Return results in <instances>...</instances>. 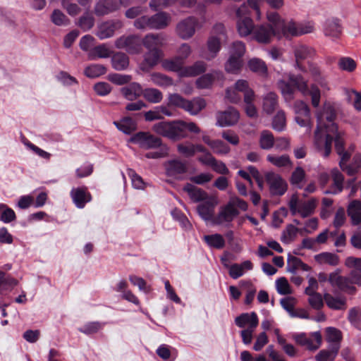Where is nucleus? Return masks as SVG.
<instances>
[{
	"label": "nucleus",
	"mask_w": 361,
	"mask_h": 361,
	"mask_svg": "<svg viewBox=\"0 0 361 361\" xmlns=\"http://www.w3.org/2000/svg\"><path fill=\"white\" fill-rule=\"evenodd\" d=\"M340 69L347 72H353L356 68L355 61L350 57H342L338 62Z\"/></svg>",
	"instance_id": "nucleus-64"
},
{
	"label": "nucleus",
	"mask_w": 361,
	"mask_h": 361,
	"mask_svg": "<svg viewBox=\"0 0 361 361\" xmlns=\"http://www.w3.org/2000/svg\"><path fill=\"white\" fill-rule=\"evenodd\" d=\"M317 204V200L311 198L307 201L300 200L297 195H293L288 202L290 211L293 215L299 214L305 218L312 215Z\"/></svg>",
	"instance_id": "nucleus-9"
},
{
	"label": "nucleus",
	"mask_w": 361,
	"mask_h": 361,
	"mask_svg": "<svg viewBox=\"0 0 361 361\" xmlns=\"http://www.w3.org/2000/svg\"><path fill=\"white\" fill-rule=\"evenodd\" d=\"M267 159L271 164L279 168L292 166L293 164L289 156L287 154H283L281 156L268 154Z\"/></svg>",
	"instance_id": "nucleus-47"
},
{
	"label": "nucleus",
	"mask_w": 361,
	"mask_h": 361,
	"mask_svg": "<svg viewBox=\"0 0 361 361\" xmlns=\"http://www.w3.org/2000/svg\"><path fill=\"white\" fill-rule=\"evenodd\" d=\"M324 32L326 36L338 37L341 32L339 20L337 18L327 19L324 24Z\"/></svg>",
	"instance_id": "nucleus-31"
},
{
	"label": "nucleus",
	"mask_w": 361,
	"mask_h": 361,
	"mask_svg": "<svg viewBox=\"0 0 361 361\" xmlns=\"http://www.w3.org/2000/svg\"><path fill=\"white\" fill-rule=\"evenodd\" d=\"M276 29L269 23L259 24L253 30L252 38L260 44L271 42L274 37H276Z\"/></svg>",
	"instance_id": "nucleus-16"
},
{
	"label": "nucleus",
	"mask_w": 361,
	"mask_h": 361,
	"mask_svg": "<svg viewBox=\"0 0 361 361\" xmlns=\"http://www.w3.org/2000/svg\"><path fill=\"white\" fill-rule=\"evenodd\" d=\"M338 349L339 345L337 344L331 345L329 349L321 350L315 356V360L317 361H333L338 353Z\"/></svg>",
	"instance_id": "nucleus-45"
},
{
	"label": "nucleus",
	"mask_w": 361,
	"mask_h": 361,
	"mask_svg": "<svg viewBox=\"0 0 361 361\" xmlns=\"http://www.w3.org/2000/svg\"><path fill=\"white\" fill-rule=\"evenodd\" d=\"M122 27L123 23L119 20L105 21L98 25L96 35L100 39H107L113 37L115 32Z\"/></svg>",
	"instance_id": "nucleus-19"
},
{
	"label": "nucleus",
	"mask_w": 361,
	"mask_h": 361,
	"mask_svg": "<svg viewBox=\"0 0 361 361\" xmlns=\"http://www.w3.org/2000/svg\"><path fill=\"white\" fill-rule=\"evenodd\" d=\"M235 88L241 94H243L244 101L250 100V97H255L254 91L249 87L245 80H238L234 84Z\"/></svg>",
	"instance_id": "nucleus-46"
},
{
	"label": "nucleus",
	"mask_w": 361,
	"mask_h": 361,
	"mask_svg": "<svg viewBox=\"0 0 361 361\" xmlns=\"http://www.w3.org/2000/svg\"><path fill=\"white\" fill-rule=\"evenodd\" d=\"M71 197L75 206L80 209L83 208L92 200L86 187L73 188L71 191Z\"/></svg>",
	"instance_id": "nucleus-23"
},
{
	"label": "nucleus",
	"mask_w": 361,
	"mask_h": 361,
	"mask_svg": "<svg viewBox=\"0 0 361 361\" xmlns=\"http://www.w3.org/2000/svg\"><path fill=\"white\" fill-rule=\"evenodd\" d=\"M247 68L259 75L264 76L267 74L268 68L265 62L259 58H252L247 63Z\"/></svg>",
	"instance_id": "nucleus-34"
},
{
	"label": "nucleus",
	"mask_w": 361,
	"mask_h": 361,
	"mask_svg": "<svg viewBox=\"0 0 361 361\" xmlns=\"http://www.w3.org/2000/svg\"><path fill=\"white\" fill-rule=\"evenodd\" d=\"M238 209L246 211L247 204L237 197H233L225 205L219 208L217 215L213 219V224L228 225L239 214Z\"/></svg>",
	"instance_id": "nucleus-5"
},
{
	"label": "nucleus",
	"mask_w": 361,
	"mask_h": 361,
	"mask_svg": "<svg viewBox=\"0 0 361 361\" xmlns=\"http://www.w3.org/2000/svg\"><path fill=\"white\" fill-rule=\"evenodd\" d=\"M152 130L156 133L173 140L186 137L188 131L194 134H199L201 132V129L195 123L183 120L159 122L153 126Z\"/></svg>",
	"instance_id": "nucleus-3"
},
{
	"label": "nucleus",
	"mask_w": 361,
	"mask_h": 361,
	"mask_svg": "<svg viewBox=\"0 0 361 361\" xmlns=\"http://www.w3.org/2000/svg\"><path fill=\"white\" fill-rule=\"evenodd\" d=\"M17 284L16 279L11 277L6 278L4 272L0 271V294L11 290Z\"/></svg>",
	"instance_id": "nucleus-52"
},
{
	"label": "nucleus",
	"mask_w": 361,
	"mask_h": 361,
	"mask_svg": "<svg viewBox=\"0 0 361 361\" xmlns=\"http://www.w3.org/2000/svg\"><path fill=\"white\" fill-rule=\"evenodd\" d=\"M295 121L300 126L306 128L310 133L312 129V116L310 109L306 102L302 100L295 102L293 106Z\"/></svg>",
	"instance_id": "nucleus-10"
},
{
	"label": "nucleus",
	"mask_w": 361,
	"mask_h": 361,
	"mask_svg": "<svg viewBox=\"0 0 361 361\" xmlns=\"http://www.w3.org/2000/svg\"><path fill=\"white\" fill-rule=\"evenodd\" d=\"M121 92L126 99L133 101L142 95L143 91L140 84L132 82L128 86L122 87Z\"/></svg>",
	"instance_id": "nucleus-28"
},
{
	"label": "nucleus",
	"mask_w": 361,
	"mask_h": 361,
	"mask_svg": "<svg viewBox=\"0 0 361 361\" xmlns=\"http://www.w3.org/2000/svg\"><path fill=\"white\" fill-rule=\"evenodd\" d=\"M361 168V154H357L353 157V161L350 164L346 165V162L343 164L342 170L345 171L348 175L353 176L358 172Z\"/></svg>",
	"instance_id": "nucleus-50"
},
{
	"label": "nucleus",
	"mask_w": 361,
	"mask_h": 361,
	"mask_svg": "<svg viewBox=\"0 0 361 361\" xmlns=\"http://www.w3.org/2000/svg\"><path fill=\"white\" fill-rule=\"evenodd\" d=\"M242 66L243 61L241 59L229 56L228 59L225 63V70L229 73L237 74L241 70Z\"/></svg>",
	"instance_id": "nucleus-48"
},
{
	"label": "nucleus",
	"mask_w": 361,
	"mask_h": 361,
	"mask_svg": "<svg viewBox=\"0 0 361 361\" xmlns=\"http://www.w3.org/2000/svg\"><path fill=\"white\" fill-rule=\"evenodd\" d=\"M302 230H300L295 226L290 224L283 232L282 241L285 243H290L295 239L298 233H302Z\"/></svg>",
	"instance_id": "nucleus-56"
},
{
	"label": "nucleus",
	"mask_w": 361,
	"mask_h": 361,
	"mask_svg": "<svg viewBox=\"0 0 361 361\" xmlns=\"http://www.w3.org/2000/svg\"><path fill=\"white\" fill-rule=\"evenodd\" d=\"M216 126L219 127H228L235 125L240 119V113L234 107H228L225 111L216 114Z\"/></svg>",
	"instance_id": "nucleus-17"
},
{
	"label": "nucleus",
	"mask_w": 361,
	"mask_h": 361,
	"mask_svg": "<svg viewBox=\"0 0 361 361\" xmlns=\"http://www.w3.org/2000/svg\"><path fill=\"white\" fill-rule=\"evenodd\" d=\"M310 73L314 82L310 87H308L307 80L301 75H289V82L280 81L279 87L281 93L287 100L293 99L294 88H296L303 95H309L311 98V104L314 108L319 106L321 101V90L323 92L330 90L329 83L326 78L321 74L319 68L317 66H311Z\"/></svg>",
	"instance_id": "nucleus-2"
},
{
	"label": "nucleus",
	"mask_w": 361,
	"mask_h": 361,
	"mask_svg": "<svg viewBox=\"0 0 361 361\" xmlns=\"http://www.w3.org/2000/svg\"><path fill=\"white\" fill-rule=\"evenodd\" d=\"M94 24V17L88 12L84 13L78 20V25L84 31L91 29Z\"/></svg>",
	"instance_id": "nucleus-61"
},
{
	"label": "nucleus",
	"mask_w": 361,
	"mask_h": 361,
	"mask_svg": "<svg viewBox=\"0 0 361 361\" xmlns=\"http://www.w3.org/2000/svg\"><path fill=\"white\" fill-rule=\"evenodd\" d=\"M276 37L289 39L312 33L314 30V24L312 21L296 22L293 19H284L276 30Z\"/></svg>",
	"instance_id": "nucleus-6"
},
{
	"label": "nucleus",
	"mask_w": 361,
	"mask_h": 361,
	"mask_svg": "<svg viewBox=\"0 0 361 361\" xmlns=\"http://www.w3.org/2000/svg\"><path fill=\"white\" fill-rule=\"evenodd\" d=\"M112 67L116 71H123L129 66L128 56L122 52H117L111 57Z\"/></svg>",
	"instance_id": "nucleus-37"
},
{
	"label": "nucleus",
	"mask_w": 361,
	"mask_h": 361,
	"mask_svg": "<svg viewBox=\"0 0 361 361\" xmlns=\"http://www.w3.org/2000/svg\"><path fill=\"white\" fill-rule=\"evenodd\" d=\"M253 264L250 260H246L241 264H233L229 269V275L233 279H237L242 276L246 271L252 270Z\"/></svg>",
	"instance_id": "nucleus-30"
},
{
	"label": "nucleus",
	"mask_w": 361,
	"mask_h": 361,
	"mask_svg": "<svg viewBox=\"0 0 361 361\" xmlns=\"http://www.w3.org/2000/svg\"><path fill=\"white\" fill-rule=\"evenodd\" d=\"M326 305L333 310H344L346 308V300L343 296H334L330 293L324 295Z\"/></svg>",
	"instance_id": "nucleus-33"
},
{
	"label": "nucleus",
	"mask_w": 361,
	"mask_h": 361,
	"mask_svg": "<svg viewBox=\"0 0 361 361\" xmlns=\"http://www.w3.org/2000/svg\"><path fill=\"white\" fill-rule=\"evenodd\" d=\"M331 176L334 180V185L330 190H326L325 193L338 194L343 188V176L338 169H334L331 171Z\"/></svg>",
	"instance_id": "nucleus-41"
},
{
	"label": "nucleus",
	"mask_w": 361,
	"mask_h": 361,
	"mask_svg": "<svg viewBox=\"0 0 361 361\" xmlns=\"http://www.w3.org/2000/svg\"><path fill=\"white\" fill-rule=\"evenodd\" d=\"M317 128L314 131L313 144L324 157H328L331 152L332 142L334 140L335 149L341 158L340 166L350 157L353 147L345 149V133L338 129L335 123L336 111L334 104L330 102L324 103L321 109L315 111Z\"/></svg>",
	"instance_id": "nucleus-1"
},
{
	"label": "nucleus",
	"mask_w": 361,
	"mask_h": 361,
	"mask_svg": "<svg viewBox=\"0 0 361 361\" xmlns=\"http://www.w3.org/2000/svg\"><path fill=\"white\" fill-rule=\"evenodd\" d=\"M293 53L295 58V67L300 70H302L301 61L310 60L315 56V50L306 44H298L294 46Z\"/></svg>",
	"instance_id": "nucleus-20"
},
{
	"label": "nucleus",
	"mask_w": 361,
	"mask_h": 361,
	"mask_svg": "<svg viewBox=\"0 0 361 361\" xmlns=\"http://www.w3.org/2000/svg\"><path fill=\"white\" fill-rule=\"evenodd\" d=\"M112 51L109 46L106 44H102L94 47L91 49L89 56L90 59L97 58H108L111 56Z\"/></svg>",
	"instance_id": "nucleus-49"
},
{
	"label": "nucleus",
	"mask_w": 361,
	"mask_h": 361,
	"mask_svg": "<svg viewBox=\"0 0 361 361\" xmlns=\"http://www.w3.org/2000/svg\"><path fill=\"white\" fill-rule=\"evenodd\" d=\"M104 323L99 322H92L85 324L81 328L79 329V331L85 334H92L98 332L99 330L103 329L104 326Z\"/></svg>",
	"instance_id": "nucleus-59"
},
{
	"label": "nucleus",
	"mask_w": 361,
	"mask_h": 361,
	"mask_svg": "<svg viewBox=\"0 0 361 361\" xmlns=\"http://www.w3.org/2000/svg\"><path fill=\"white\" fill-rule=\"evenodd\" d=\"M183 61L177 56L171 59H166L161 62V66L164 69L173 71L178 73L180 77V73L183 69Z\"/></svg>",
	"instance_id": "nucleus-40"
},
{
	"label": "nucleus",
	"mask_w": 361,
	"mask_h": 361,
	"mask_svg": "<svg viewBox=\"0 0 361 361\" xmlns=\"http://www.w3.org/2000/svg\"><path fill=\"white\" fill-rule=\"evenodd\" d=\"M345 94L348 100L353 103L354 108L357 111H361V92L353 89H346Z\"/></svg>",
	"instance_id": "nucleus-53"
},
{
	"label": "nucleus",
	"mask_w": 361,
	"mask_h": 361,
	"mask_svg": "<svg viewBox=\"0 0 361 361\" xmlns=\"http://www.w3.org/2000/svg\"><path fill=\"white\" fill-rule=\"evenodd\" d=\"M348 214L353 224H361V201L355 200L350 202L348 207Z\"/></svg>",
	"instance_id": "nucleus-35"
},
{
	"label": "nucleus",
	"mask_w": 361,
	"mask_h": 361,
	"mask_svg": "<svg viewBox=\"0 0 361 361\" xmlns=\"http://www.w3.org/2000/svg\"><path fill=\"white\" fill-rule=\"evenodd\" d=\"M149 77L150 81L153 84L161 87L166 88L173 85V79L164 74L160 73H152L150 74Z\"/></svg>",
	"instance_id": "nucleus-42"
},
{
	"label": "nucleus",
	"mask_w": 361,
	"mask_h": 361,
	"mask_svg": "<svg viewBox=\"0 0 361 361\" xmlns=\"http://www.w3.org/2000/svg\"><path fill=\"white\" fill-rule=\"evenodd\" d=\"M329 283L339 290L349 294H353L356 291L354 285L361 286V272L350 271L349 276H342L339 271H336L329 274Z\"/></svg>",
	"instance_id": "nucleus-7"
},
{
	"label": "nucleus",
	"mask_w": 361,
	"mask_h": 361,
	"mask_svg": "<svg viewBox=\"0 0 361 361\" xmlns=\"http://www.w3.org/2000/svg\"><path fill=\"white\" fill-rule=\"evenodd\" d=\"M203 240L211 248L220 250L225 246V240L224 237L219 233L206 235L203 237Z\"/></svg>",
	"instance_id": "nucleus-43"
},
{
	"label": "nucleus",
	"mask_w": 361,
	"mask_h": 361,
	"mask_svg": "<svg viewBox=\"0 0 361 361\" xmlns=\"http://www.w3.org/2000/svg\"><path fill=\"white\" fill-rule=\"evenodd\" d=\"M272 128L277 131H283L286 128V114L283 111H279L273 118Z\"/></svg>",
	"instance_id": "nucleus-57"
},
{
	"label": "nucleus",
	"mask_w": 361,
	"mask_h": 361,
	"mask_svg": "<svg viewBox=\"0 0 361 361\" xmlns=\"http://www.w3.org/2000/svg\"><path fill=\"white\" fill-rule=\"evenodd\" d=\"M265 178L272 195H283L286 192L287 183L280 175L269 172L266 174Z\"/></svg>",
	"instance_id": "nucleus-18"
},
{
	"label": "nucleus",
	"mask_w": 361,
	"mask_h": 361,
	"mask_svg": "<svg viewBox=\"0 0 361 361\" xmlns=\"http://www.w3.org/2000/svg\"><path fill=\"white\" fill-rule=\"evenodd\" d=\"M246 51L245 44L240 41L234 42L230 47L229 56L241 59Z\"/></svg>",
	"instance_id": "nucleus-60"
},
{
	"label": "nucleus",
	"mask_w": 361,
	"mask_h": 361,
	"mask_svg": "<svg viewBox=\"0 0 361 361\" xmlns=\"http://www.w3.org/2000/svg\"><path fill=\"white\" fill-rule=\"evenodd\" d=\"M197 207L198 214L203 220H211L213 222V219L215 217L214 216V209L219 202L218 197L216 195H212L208 196Z\"/></svg>",
	"instance_id": "nucleus-14"
},
{
	"label": "nucleus",
	"mask_w": 361,
	"mask_h": 361,
	"mask_svg": "<svg viewBox=\"0 0 361 361\" xmlns=\"http://www.w3.org/2000/svg\"><path fill=\"white\" fill-rule=\"evenodd\" d=\"M259 142L262 149H270L274 146L275 140L271 132L268 130H263L260 133Z\"/></svg>",
	"instance_id": "nucleus-51"
},
{
	"label": "nucleus",
	"mask_w": 361,
	"mask_h": 361,
	"mask_svg": "<svg viewBox=\"0 0 361 361\" xmlns=\"http://www.w3.org/2000/svg\"><path fill=\"white\" fill-rule=\"evenodd\" d=\"M278 106L277 96L274 92H269L263 97L262 109L267 114H271Z\"/></svg>",
	"instance_id": "nucleus-39"
},
{
	"label": "nucleus",
	"mask_w": 361,
	"mask_h": 361,
	"mask_svg": "<svg viewBox=\"0 0 361 361\" xmlns=\"http://www.w3.org/2000/svg\"><path fill=\"white\" fill-rule=\"evenodd\" d=\"M185 98L178 93H169L167 96L168 106H172L184 110Z\"/></svg>",
	"instance_id": "nucleus-58"
},
{
	"label": "nucleus",
	"mask_w": 361,
	"mask_h": 361,
	"mask_svg": "<svg viewBox=\"0 0 361 361\" xmlns=\"http://www.w3.org/2000/svg\"><path fill=\"white\" fill-rule=\"evenodd\" d=\"M292 338L298 345L311 350H317L322 343V336L319 331L312 333L310 336L304 333L294 334Z\"/></svg>",
	"instance_id": "nucleus-15"
},
{
	"label": "nucleus",
	"mask_w": 361,
	"mask_h": 361,
	"mask_svg": "<svg viewBox=\"0 0 361 361\" xmlns=\"http://www.w3.org/2000/svg\"><path fill=\"white\" fill-rule=\"evenodd\" d=\"M106 72V67L101 64H91L85 69V74L88 78H97Z\"/></svg>",
	"instance_id": "nucleus-55"
},
{
	"label": "nucleus",
	"mask_w": 361,
	"mask_h": 361,
	"mask_svg": "<svg viewBox=\"0 0 361 361\" xmlns=\"http://www.w3.org/2000/svg\"><path fill=\"white\" fill-rule=\"evenodd\" d=\"M247 8L245 4H243L236 11V16L238 18L237 21V30L240 37H247L253 35V30L256 25H254L252 20L247 16Z\"/></svg>",
	"instance_id": "nucleus-11"
},
{
	"label": "nucleus",
	"mask_w": 361,
	"mask_h": 361,
	"mask_svg": "<svg viewBox=\"0 0 361 361\" xmlns=\"http://www.w3.org/2000/svg\"><path fill=\"white\" fill-rule=\"evenodd\" d=\"M114 124L121 132L125 134H130L136 130V122L130 117H125L120 121H114Z\"/></svg>",
	"instance_id": "nucleus-36"
},
{
	"label": "nucleus",
	"mask_w": 361,
	"mask_h": 361,
	"mask_svg": "<svg viewBox=\"0 0 361 361\" xmlns=\"http://www.w3.org/2000/svg\"><path fill=\"white\" fill-rule=\"evenodd\" d=\"M121 4L118 0H100L94 7V13L97 16L107 15L118 10Z\"/></svg>",
	"instance_id": "nucleus-25"
},
{
	"label": "nucleus",
	"mask_w": 361,
	"mask_h": 361,
	"mask_svg": "<svg viewBox=\"0 0 361 361\" xmlns=\"http://www.w3.org/2000/svg\"><path fill=\"white\" fill-rule=\"evenodd\" d=\"M183 190L186 192L190 199L195 202H201L209 196L204 190L191 183H187L183 187Z\"/></svg>",
	"instance_id": "nucleus-32"
},
{
	"label": "nucleus",
	"mask_w": 361,
	"mask_h": 361,
	"mask_svg": "<svg viewBox=\"0 0 361 361\" xmlns=\"http://www.w3.org/2000/svg\"><path fill=\"white\" fill-rule=\"evenodd\" d=\"M165 40L162 34H149L144 37L142 44L147 49L145 55V66L152 68L159 63L163 55L160 47L164 44Z\"/></svg>",
	"instance_id": "nucleus-4"
},
{
	"label": "nucleus",
	"mask_w": 361,
	"mask_h": 361,
	"mask_svg": "<svg viewBox=\"0 0 361 361\" xmlns=\"http://www.w3.org/2000/svg\"><path fill=\"white\" fill-rule=\"evenodd\" d=\"M226 40L227 36L224 25L221 23L214 25L207 40V51L204 56V59L208 61L214 59L221 50V44Z\"/></svg>",
	"instance_id": "nucleus-8"
},
{
	"label": "nucleus",
	"mask_w": 361,
	"mask_h": 361,
	"mask_svg": "<svg viewBox=\"0 0 361 361\" xmlns=\"http://www.w3.org/2000/svg\"><path fill=\"white\" fill-rule=\"evenodd\" d=\"M164 167L168 176L180 179L181 176L187 171V165L179 159H173L165 163Z\"/></svg>",
	"instance_id": "nucleus-22"
},
{
	"label": "nucleus",
	"mask_w": 361,
	"mask_h": 361,
	"mask_svg": "<svg viewBox=\"0 0 361 361\" xmlns=\"http://www.w3.org/2000/svg\"><path fill=\"white\" fill-rule=\"evenodd\" d=\"M51 20L57 26L67 25L69 23L68 18L60 10L56 9L51 16Z\"/></svg>",
	"instance_id": "nucleus-62"
},
{
	"label": "nucleus",
	"mask_w": 361,
	"mask_h": 361,
	"mask_svg": "<svg viewBox=\"0 0 361 361\" xmlns=\"http://www.w3.org/2000/svg\"><path fill=\"white\" fill-rule=\"evenodd\" d=\"M223 73L220 71H213L209 73L204 74L197 79L195 84L199 89H209L214 82L216 80H222Z\"/></svg>",
	"instance_id": "nucleus-27"
},
{
	"label": "nucleus",
	"mask_w": 361,
	"mask_h": 361,
	"mask_svg": "<svg viewBox=\"0 0 361 361\" xmlns=\"http://www.w3.org/2000/svg\"><path fill=\"white\" fill-rule=\"evenodd\" d=\"M207 106L206 100L201 97H196L189 100L186 99L184 111L191 116H196Z\"/></svg>",
	"instance_id": "nucleus-26"
},
{
	"label": "nucleus",
	"mask_w": 361,
	"mask_h": 361,
	"mask_svg": "<svg viewBox=\"0 0 361 361\" xmlns=\"http://www.w3.org/2000/svg\"><path fill=\"white\" fill-rule=\"evenodd\" d=\"M118 49H125L130 54H137L142 51V44L137 35L122 36L115 42Z\"/></svg>",
	"instance_id": "nucleus-13"
},
{
	"label": "nucleus",
	"mask_w": 361,
	"mask_h": 361,
	"mask_svg": "<svg viewBox=\"0 0 361 361\" xmlns=\"http://www.w3.org/2000/svg\"><path fill=\"white\" fill-rule=\"evenodd\" d=\"M142 97L150 103L157 104L163 99V94L158 89L149 87L142 89Z\"/></svg>",
	"instance_id": "nucleus-44"
},
{
	"label": "nucleus",
	"mask_w": 361,
	"mask_h": 361,
	"mask_svg": "<svg viewBox=\"0 0 361 361\" xmlns=\"http://www.w3.org/2000/svg\"><path fill=\"white\" fill-rule=\"evenodd\" d=\"M196 25L197 20L193 17L180 21L176 27L178 35L183 39L190 38L195 34Z\"/></svg>",
	"instance_id": "nucleus-21"
},
{
	"label": "nucleus",
	"mask_w": 361,
	"mask_h": 361,
	"mask_svg": "<svg viewBox=\"0 0 361 361\" xmlns=\"http://www.w3.org/2000/svg\"><path fill=\"white\" fill-rule=\"evenodd\" d=\"M207 66L203 61H197L194 64L188 66H184L180 73V78L195 77L204 73L206 71Z\"/></svg>",
	"instance_id": "nucleus-29"
},
{
	"label": "nucleus",
	"mask_w": 361,
	"mask_h": 361,
	"mask_svg": "<svg viewBox=\"0 0 361 361\" xmlns=\"http://www.w3.org/2000/svg\"><path fill=\"white\" fill-rule=\"evenodd\" d=\"M170 20V16L167 13H158L150 17L151 29H163L169 25Z\"/></svg>",
	"instance_id": "nucleus-38"
},
{
	"label": "nucleus",
	"mask_w": 361,
	"mask_h": 361,
	"mask_svg": "<svg viewBox=\"0 0 361 361\" xmlns=\"http://www.w3.org/2000/svg\"><path fill=\"white\" fill-rule=\"evenodd\" d=\"M305 177V172L301 167H297L293 172L290 178V183L300 188H302V183Z\"/></svg>",
	"instance_id": "nucleus-63"
},
{
	"label": "nucleus",
	"mask_w": 361,
	"mask_h": 361,
	"mask_svg": "<svg viewBox=\"0 0 361 361\" xmlns=\"http://www.w3.org/2000/svg\"><path fill=\"white\" fill-rule=\"evenodd\" d=\"M128 141L145 149L158 148L161 145L159 137L146 132H139L133 135Z\"/></svg>",
	"instance_id": "nucleus-12"
},
{
	"label": "nucleus",
	"mask_w": 361,
	"mask_h": 361,
	"mask_svg": "<svg viewBox=\"0 0 361 361\" xmlns=\"http://www.w3.org/2000/svg\"><path fill=\"white\" fill-rule=\"evenodd\" d=\"M235 324L240 328L256 329L259 324L257 314L254 312L243 313L235 319Z\"/></svg>",
	"instance_id": "nucleus-24"
},
{
	"label": "nucleus",
	"mask_w": 361,
	"mask_h": 361,
	"mask_svg": "<svg viewBox=\"0 0 361 361\" xmlns=\"http://www.w3.org/2000/svg\"><path fill=\"white\" fill-rule=\"evenodd\" d=\"M16 218L15 212L5 204H0V221L8 224Z\"/></svg>",
	"instance_id": "nucleus-54"
}]
</instances>
